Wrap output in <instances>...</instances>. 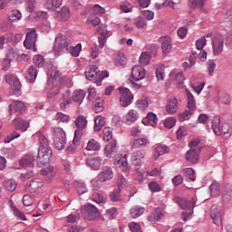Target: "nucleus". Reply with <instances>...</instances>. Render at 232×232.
I'll list each match as a JSON object with an SVG mask.
<instances>
[{
    "label": "nucleus",
    "instance_id": "53",
    "mask_svg": "<svg viewBox=\"0 0 232 232\" xmlns=\"http://www.w3.org/2000/svg\"><path fill=\"white\" fill-rule=\"evenodd\" d=\"M13 108L18 113H23V111H24V103L23 102H21V101H14L13 102Z\"/></svg>",
    "mask_w": 232,
    "mask_h": 232
},
{
    "label": "nucleus",
    "instance_id": "46",
    "mask_svg": "<svg viewBox=\"0 0 232 232\" xmlns=\"http://www.w3.org/2000/svg\"><path fill=\"white\" fill-rule=\"evenodd\" d=\"M21 17H23V14H21V11H19V10H12L8 14L9 21H20Z\"/></svg>",
    "mask_w": 232,
    "mask_h": 232
},
{
    "label": "nucleus",
    "instance_id": "47",
    "mask_svg": "<svg viewBox=\"0 0 232 232\" xmlns=\"http://www.w3.org/2000/svg\"><path fill=\"white\" fill-rule=\"evenodd\" d=\"M193 111H191L189 109L186 110L184 112L179 115V121L180 122H184V121H189V119H191V116L193 115Z\"/></svg>",
    "mask_w": 232,
    "mask_h": 232
},
{
    "label": "nucleus",
    "instance_id": "12",
    "mask_svg": "<svg viewBox=\"0 0 232 232\" xmlns=\"http://www.w3.org/2000/svg\"><path fill=\"white\" fill-rule=\"evenodd\" d=\"M144 157H146V150H138L132 152L130 156V161L134 166H140L144 160Z\"/></svg>",
    "mask_w": 232,
    "mask_h": 232
},
{
    "label": "nucleus",
    "instance_id": "18",
    "mask_svg": "<svg viewBox=\"0 0 232 232\" xmlns=\"http://www.w3.org/2000/svg\"><path fill=\"white\" fill-rule=\"evenodd\" d=\"M70 8L63 6L60 10L55 13V17L58 21H68L70 19Z\"/></svg>",
    "mask_w": 232,
    "mask_h": 232
},
{
    "label": "nucleus",
    "instance_id": "5",
    "mask_svg": "<svg viewBox=\"0 0 232 232\" xmlns=\"http://www.w3.org/2000/svg\"><path fill=\"white\" fill-rule=\"evenodd\" d=\"M120 90V104L121 106H123V108H126L127 106H130L131 104V102L133 101V94H131V92L129 91L128 88H119Z\"/></svg>",
    "mask_w": 232,
    "mask_h": 232
},
{
    "label": "nucleus",
    "instance_id": "9",
    "mask_svg": "<svg viewBox=\"0 0 232 232\" xmlns=\"http://www.w3.org/2000/svg\"><path fill=\"white\" fill-rule=\"evenodd\" d=\"M146 77V69L142 66L136 65L132 68L130 81L135 82L142 81Z\"/></svg>",
    "mask_w": 232,
    "mask_h": 232
},
{
    "label": "nucleus",
    "instance_id": "64",
    "mask_svg": "<svg viewBox=\"0 0 232 232\" xmlns=\"http://www.w3.org/2000/svg\"><path fill=\"white\" fill-rule=\"evenodd\" d=\"M129 227L132 232H142V229L140 228V225H139V223L131 222L129 224Z\"/></svg>",
    "mask_w": 232,
    "mask_h": 232
},
{
    "label": "nucleus",
    "instance_id": "32",
    "mask_svg": "<svg viewBox=\"0 0 232 232\" xmlns=\"http://www.w3.org/2000/svg\"><path fill=\"white\" fill-rule=\"evenodd\" d=\"M104 151H105L106 157H110V155H112V153H115V151H117V141L112 140L111 142L107 144L105 146Z\"/></svg>",
    "mask_w": 232,
    "mask_h": 232
},
{
    "label": "nucleus",
    "instance_id": "43",
    "mask_svg": "<svg viewBox=\"0 0 232 232\" xmlns=\"http://www.w3.org/2000/svg\"><path fill=\"white\" fill-rule=\"evenodd\" d=\"M184 177L187 180L190 182H195L196 177H195V170H193L191 168H188L184 170Z\"/></svg>",
    "mask_w": 232,
    "mask_h": 232
},
{
    "label": "nucleus",
    "instance_id": "33",
    "mask_svg": "<svg viewBox=\"0 0 232 232\" xmlns=\"http://www.w3.org/2000/svg\"><path fill=\"white\" fill-rule=\"evenodd\" d=\"M212 130L215 135H222V130H220V118L215 116L212 121Z\"/></svg>",
    "mask_w": 232,
    "mask_h": 232
},
{
    "label": "nucleus",
    "instance_id": "48",
    "mask_svg": "<svg viewBox=\"0 0 232 232\" xmlns=\"http://www.w3.org/2000/svg\"><path fill=\"white\" fill-rule=\"evenodd\" d=\"M81 139H82V129H78L74 132V138H73L74 146L81 145Z\"/></svg>",
    "mask_w": 232,
    "mask_h": 232
},
{
    "label": "nucleus",
    "instance_id": "40",
    "mask_svg": "<svg viewBox=\"0 0 232 232\" xmlns=\"http://www.w3.org/2000/svg\"><path fill=\"white\" fill-rule=\"evenodd\" d=\"M220 131H221V134L223 133L225 139H229V137H231V134H232L231 125H229L228 123L223 124L220 129Z\"/></svg>",
    "mask_w": 232,
    "mask_h": 232
},
{
    "label": "nucleus",
    "instance_id": "49",
    "mask_svg": "<svg viewBox=\"0 0 232 232\" xmlns=\"http://www.w3.org/2000/svg\"><path fill=\"white\" fill-rule=\"evenodd\" d=\"M150 105V103L147 102V100H138L135 103V106L137 108V110H140V111H144V110H146V108H148V106Z\"/></svg>",
    "mask_w": 232,
    "mask_h": 232
},
{
    "label": "nucleus",
    "instance_id": "35",
    "mask_svg": "<svg viewBox=\"0 0 232 232\" xmlns=\"http://www.w3.org/2000/svg\"><path fill=\"white\" fill-rule=\"evenodd\" d=\"M150 61L151 55H150V53L142 52L139 59L140 64H141V66H148Z\"/></svg>",
    "mask_w": 232,
    "mask_h": 232
},
{
    "label": "nucleus",
    "instance_id": "16",
    "mask_svg": "<svg viewBox=\"0 0 232 232\" xmlns=\"http://www.w3.org/2000/svg\"><path fill=\"white\" fill-rule=\"evenodd\" d=\"M178 204L181 209H193L195 208V204H197V200H195V198H191L190 200L179 198Z\"/></svg>",
    "mask_w": 232,
    "mask_h": 232
},
{
    "label": "nucleus",
    "instance_id": "15",
    "mask_svg": "<svg viewBox=\"0 0 232 232\" xmlns=\"http://www.w3.org/2000/svg\"><path fill=\"white\" fill-rule=\"evenodd\" d=\"M100 182H106V180H111L113 179V170L110 167H104L98 175Z\"/></svg>",
    "mask_w": 232,
    "mask_h": 232
},
{
    "label": "nucleus",
    "instance_id": "58",
    "mask_svg": "<svg viewBox=\"0 0 232 232\" xmlns=\"http://www.w3.org/2000/svg\"><path fill=\"white\" fill-rule=\"evenodd\" d=\"M34 63L38 68H43L44 66V58L42 55H34Z\"/></svg>",
    "mask_w": 232,
    "mask_h": 232
},
{
    "label": "nucleus",
    "instance_id": "51",
    "mask_svg": "<svg viewBox=\"0 0 232 232\" xmlns=\"http://www.w3.org/2000/svg\"><path fill=\"white\" fill-rule=\"evenodd\" d=\"M74 186H75L79 195H84V193H86V191H88V188H86V185L84 183L76 181V182H74Z\"/></svg>",
    "mask_w": 232,
    "mask_h": 232
},
{
    "label": "nucleus",
    "instance_id": "30",
    "mask_svg": "<svg viewBox=\"0 0 232 232\" xmlns=\"http://www.w3.org/2000/svg\"><path fill=\"white\" fill-rule=\"evenodd\" d=\"M106 125V118L98 115L94 118V131H101L102 127Z\"/></svg>",
    "mask_w": 232,
    "mask_h": 232
},
{
    "label": "nucleus",
    "instance_id": "11",
    "mask_svg": "<svg viewBox=\"0 0 232 232\" xmlns=\"http://www.w3.org/2000/svg\"><path fill=\"white\" fill-rule=\"evenodd\" d=\"M70 104H72V91L67 89L63 92L62 97L59 100V106L61 110H66Z\"/></svg>",
    "mask_w": 232,
    "mask_h": 232
},
{
    "label": "nucleus",
    "instance_id": "39",
    "mask_svg": "<svg viewBox=\"0 0 232 232\" xmlns=\"http://www.w3.org/2000/svg\"><path fill=\"white\" fill-rule=\"evenodd\" d=\"M29 188L31 191H33V193H35V191L43 188V182L41 181V179H33L29 184Z\"/></svg>",
    "mask_w": 232,
    "mask_h": 232
},
{
    "label": "nucleus",
    "instance_id": "63",
    "mask_svg": "<svg viewBox=\"0 0 232 232\" xmlns=\"http://www.w3.org/2000/svg\"><path fill=\"white\" fill-rule=\"evenodd\" d=\"M17 188V183L14 181H6L5 182V189H7V191H15V188Z\"/></svg>",
    "mask_w": 232,
    "mask_h": 232
},
{
    "label": "nucleus",
    "instance_id": "60",
    "mask_svg": "<svg viewBox=\"0 0 232 232\" xmlns=\"http://www.w3.org/2000/svg\"><path fill=\"white\" fill-rule=\"evenodd\" d=\"M117 66H126V57L124 54H118L115 59Z\"/></svg>",
    "mask_w": 232,
    "mask_h": 232
},
{
    "label": "nucleus",
    "instance_id": "36",
    "mask_svg": "<svg viewBox=\"0 0 232 232\" xmlns=\"http://www.w3.org/2000/svg\"><path fill=\"white\" fill-rule=\"evenodd\" d=\"M209 191L211 197H220V185L218 184V182L214 181L209 186Z\"/></svg>",
    "mask_w": 232,
    "mask_h": 232
},
{
    "label": "nucleus",
    "instance_id": "19",
    "mask_svg": "<svg viewBox=\"0 0 232 232\" xmlns=\"http://www.w3.org/2000/svg\"><path fill=\"white\" fill-rule=\"evenodd\" d=\"M161 40V50L162 53L165 55L169 53L171 50H173V46L171 45V39L168 36L160 37Z\"/></svg>",
    "mask_w": 232,
    "mask_h": 232
},
{
    "label": "nucleus",
    "instance_id": "44",
    "mask_svg": "<svg viewBox=\"0 0 232 232\" xmlns=\"http://www.w3.org/2000/svg\"><path fill=\"white\" fill-rule=\"evenodd\" d=\"M104 110V103L102 99L97 98L94 106H93V111L94 113H101Z\"/></svg>",
    "mask_w": 232,
    "mask_h": 232
},
{
    "label": "nucleus",
    "instance_id": "56",
    "mask_svg": "<svg viewBox=\"0 0 232 232\" xmlns=\"http://www.w3.org/2000/svg\"><path fill=\"white\" fill-rule=\"evenodd\" d=\"M207 68L211 77L213 75V72H215V69L217 68V63H215V60H208L207 63Z\"/></svg>",
    "mask_w": 232,
    "mask_h": 232
},
{
    "label": "nucleus",
    "instance_id": "62",
    "mask_svg": "<svg viewBox=\"0 0 232 232\" xmlns=\"http://www.w3.org/2000/svg\"><path fill=\"white\" fill-rule=\"evenodd\" d=\"M25 39H29V41H33V43H36L37 41V33L35 32V30H32L30 32L27 33Z\"/></svg>",
    "mask_w": 232,
    "mask_h": 232
},
{
    "label": "nucleus",
    "instance_id": "41",
    "mask_svg": "<svg viewBox=\"0 0 232 232\" xmlns=\"http://www.w3.org/2000/svg\"><path fill=\"white\" fill-rule=\"evenodd\" d=\"M75 125L78 130H84L88 125V121H86V118H84V116H79L75 121Z\"/></svg>",
    "mask_w": 232,
    "mask_h": 232
},
{
    "label": "nucleus",
    "instance_id": "52",
    "mask_svg": "<svg viewBox=\"0 0 232 232\" xmlns=\"http://www.w3.org/2000/svg\"><path fill=\"white\" fill-rule=\"evenodd\" d=\"M69 50L72 57H79V53H81V51L82 50V45H81V44H78L76 46L72 47L71 44V48Z\"/></svg>",
    "mask_w": 232,
    "mask_h": 232
},
{
    "label": "nucleus",
    "instance_id": "2",
    "mask_svg": "<svg viewBox=\"0 0 232 232\" xmlns=\"http://www.w3.org/2000/svg\"><path fill=\"white\" fill-rule=\"evenodd\" d=\"M99 37H98V43L99 46L97 44H93L91 47V56L92 59H97L99 55H101L102 48H104V44H106V39H108V30H98Z\"/></svg>",
    "mask_w": 232,
    "mask_h": 232
},
{
    "label": "nucleus",
    "instance_id": "50",
    "mask_svg": "<svg viewBox=\"0 0 232 232\" xmlns=\"http://www.w3.org/2000/svg\"><path fill=\"white\" fill-rule=\"evenodd\" d=\"M41 175H48L50 179H53V177H55V171H53V166H48L46 168H44L41 170Z\"/></svg>",
    "mask_w": 232,
    "mask_h": 232
},
{
    "label": "nucleus",
    "instance_id": "29",
    "mask_svg": "<svg viewBox=\"0 0 232 232\" xmlns=\"http://www.w3.org/2000/svg\"><path fill=\"white\" fill-rule=\"evenodd\" d=\"M25 79L27 82H35V79H37V69L34 66H30L25 74Z\"/></svg>",
    "mask_w": 232,
    "mask_h": 232
},
{
    "label": "nucleus",
    "instance_id": "23",
    "mask_svg": "<svg viewBox=\"0 0 232 232\" xmlns=\"http://www.w3.org/2000/svg\"><path fill=\"white\" fill-rule=\"evenodd\" d=\"M139 120V112L135 110H130L124 117L123 121L126 124H133Z\"/></svg>",
    "mask_w": 232,
    "mask_h": 232
},
{
    "label": "nucleus",
    "instance_id": "1",
    "mask_svg": "<svg viewBox=\"0 0 232 232\" xmlns=\"http://www.w3.org/2000/svg\"><path fill=\"white\" fill-rule=\"evenodd\" d=\"M70 48H72V42L66 35L59 34L55 36L53 48L55 55H63V53H66V52H70Z\"/></svg>",
    "mask_w": 232,
    "mask_h": 232
},
{
    "label": "nucleus",
    "instance_id": "21",
    "mask_svg": "<svg viewBox=\"0 0 232 232\" xmlns=\"http://www.w3.org/2000/svg\"><path fill=\"white\" fill-rule=\"evenodd\" d=\"M187 93V107L190 111H195L197 110V101L195 100V96H193V93L189 91V89H186Z\"/></svg>",
    "mask_w": 232,
    "mask_h": 232
},
{
    "label": "nucleus",
    "instance_id": "31",
    "mask_svg": "<svg viewBox=\"0 0 232 232\" xmlns=\"http://www.w3.org/2000/svg\"><path fill=\"white\" fill-rule=\"evenodd\" d=\"M156 154L154 155L155 160L159 159L160 155H165V153H169V147L160 144L155 148Z\"/></svg>",
    "mask_w": 232,
    "mask_h": 232
},
{
    "label": "nucleus",
    "instance_id": "10",
    "mask_svg": "<svg viewBox=\"0 0 232 232\" xmlns=\"http://www.w3.org/2000/svg\"><path fill=\"white\" fill-rule=\"evenodd\" d=\"M213 222L216 226H222V213L217 205H212L209 213Z\"/></svg>",
    "mask_w": 232,
    "mask_h": 232
},
{
    "label": "nucleus",
    "instance_id": "6",
    "mask_svg": "<svg viewBox=\"0 0 232 232\" xmlns=\"http://www.w3.org/2000/svg\"><path fill=\"white\" fill-rule=\"evenodd\" d=\"M213 55H220L224 52V36L216 34L212 42Z\"/></svg>",
    "mask_w": 232,
    "mask_h": 232
},
{
    "label": "nucleus",
    "instance_id": "61",
    "mask_svg": "<svg viewBox=\"0 0 232 232\" xmlns=\"http://www.w3.org/2000/svg\"><path fill=\"white\" fill-rule=\"evenodd\" d=\"M204 46H206V36H203L200 39L196 41L197 50H203Z\"/></svg>",
    "mask_w": 232,
    "mask_h": 232
},
{
    "label": "nucleus",
    "instance_id": "34",
    "mask_svg": "<svg viewBox=\"0 0 232 232\" xmlns=\"http://www.w3.org/2000/svg\"><path fill=\"white\" fill-rule=\"evenodd\" d=\"M130 215L132 218H139L141 215H144V207L135 206L130 208Z\"/></svg>",
    "mask_w": 232,
    "mask_h": 232
},
{
    "label": "nucleus",
    "instance_id": "3",
    "mask_svg": "<svg viewBox=\"0 0 232 232\" xmlns=\"http://www.w3.org/2000/svg\"><path fill=\"white\" fill-rule=\"evenodd\" d=\"M53 139L56 150H64V146H66V133L63 129L56 128L53 131Z\"/></svg>",
    "mask_w": 232,
    "mask_h": 232
},
{
    "label": "nucleus",
    "instance_id": "14",
    "mask_svg": "<svg viewBox=\"0 0 232 232\" xmlns=\"http://www.w3.org/2000/svg\"><path fill=\"white\" fill-rule=\"evenodd\" d=\"M201 149L200 147L197 149H190L186 153V160L191 162V164H197L198 162V157L200 155Z\"/></svg>",
    "mask_w": 232,
    "mask_h": 232
},
{
    "label": "nucleus",
    "instance_id": "24",
    "mask_svg": "<svg viewBox=\"0 0 232 232\" xmlns=\"http://www.w3.org/2000/svg\"><path fill=\"white\" fill-rule=\"evenodd\" d=\"M114 164L118 168H121L122 171H130V166H128V159L126 155L121 156V158H116L114 160Z\"/></svg>",
    "mask_w": 232,
    "mask_h": 232
},
{
    "label": "nucleus",
    "instance_id": "28",
    "mask_svg": "<svg viewBox=\"0 0 232 232\" xmlns=\"http://www.w3.org/2000/svg\"><path fill=\"white\" fill-rule=\"evenodd\" d=\"M84 97H86V92H84L82 90H78L72 92L71 99L73 101V102H77V104H82Z\"/></svg>",
    "mask_w": 232,
    "mask_h": 232
},
{
    "label": "nucleus",
    "instance_id": "4",
    "mask_svg": "<svg viewBox=\"0 0 232 232\" xmlns=\"http://www.w3.org/2000/svg\"><path fill=\"white\" fill-rule=\"evenodd\" d=\"M50 157H52V149L49 147H39L37 164L41 168L44 164L50 162Z\"/></svg>",
    "mask_w": 232,
    "mask_h": 232
},
{
    "label": "nucleus",
    "instance_id": "17",
    "mask_svg": "<svg viewBox=\"0 0 232 232\" xmlns=\"http://www.w3.org/2000/svg\"><path fill=\"white\" fill-rule=\"evenodd\" d=\"M179 111V100L177 98H170L167 102V113L173 115Z\"/></svg>",
    "mask_w": 232,
    "mask_h": 232
},
{
    "label": "nucleus",
    "instance_id": "22",
    "mask_svg": "<svg viewBox=\"0 0 232 232\" xmlns=\"http://www.w3.org/2000/svg\"><path fill=\"white\" fill-rule=\"evenodd\" d=\"M150 144V140L146 136H141L140 138H135L131 143V148H142L143 146H148Z\"/></svg>",
    "mask_w": 232,
    "mask_h": 232
},
{
    "label": "nucleus",
    "instance_id": "13",
    "mask_svg": "<svg viewBox=\"0 0 232 232\" xmlns=\"http://www.w3.org/2000/svg\"><path fill=\"white\" fill-rule=\"evenodd\" d=\"M170 79L177 84L178 88H184V81L186 78L184 77V73L180 71H172L170 72Z\"/></svg>",
    "mask_w": 232,
    "mask_h": 232
},
{
    "label": "nucleus",
    "instance_id": "57",
    "mask_svg": "<svg viewBox=\"0 0 232 232\" xmlns=\"http://www.w3.org/2000/svg\"><path fill=\"white\" fill-rule=\"evenodd\" d=\"M191 8H203L206 0H189Z\"/></svg>",
    "mask_w": 232,
    "mask_h": 232
},
{
    "label": "nucleus",
    "instance_id": "8",
    "mask_svg": "<svg viewBox=\"0 0 232 232\" xmlns=\"http://www.w3.org/2000/svg\"><path fill=\"white\" fill-rule=\"evenodd\" d=\"M82 213H85V218L88 220H95V218H99V209L92 204H88L85 207L81 208Z\"/></svg>",
    "mask_w": 232,
    "mask_h": 232
},
{
    "label": "nucleus",
    "instance_id": "54",
    "mask_svg": "<svg viewBox=\"0 0 232 232\" xmlns=\"http://www.w3.org/2000/svg\"><path fill=\"white\" fill-rule=\"evenodd\" d=\"M218 101L223 104H229L231 102V96L227 93L222 94V92H218Z\"/></svg>",
    "mask_w": 232,
    "mask_h": 232
},
{
    "label": "nucleus",
    "instance_id": "7",
    "mask_svg": "<svg viewBox=\"0 0 232 232\" xmlns=\"http://www.w3.org/2000/svg\"><path fill=\"white\" fill-rule=\"evenodd\" d=\"M5 81L13 88L15 95H21V82L12 74H5Z\"/></svg>",
    "mask_w": 232,
    "mask_h": 232
},
{
    "label": "nucleus",
    "instance_id": "55",
    "mask_svg": "<svg viewBox=\"0 0 232 232\" xmlns=\"http://www.w3.org/2000/svg\"><path fill=\"white\" fill-rule=\"evenodd\" d=\"M19 57V54H17V52L14 49H8L6 53L5 58L9 61H15Z\"/></svg>",
    "mask_w": 232,
    "mask_h": 232
},
{
    "label": "nucleus",
    "instance_id": "42",
    "mask_svg": "<svg viewBox=\"0 0 232 232\" xmlns=\"http://www.w3.org/2000/svg\"><path fill=\"white\" fill-rule=\"evenodd\" d=\"M35 6H37V0H26L25 1V10L26 12H29V14H32L35 10Z\"/></svg>",
    "mask_w": 232,
    "mask_h": 232
},
{
    "label": "nucleus",
    "instance_id": "25",
    "mask_svg": "<svg viewBox=\"0 0 232 232\" xmlns=\"http://www.w3.org/2000/svg\"><path fill=\"white\" fill-rule=\"evenodd\" d=\"M22 168H34L35 166V159L31 155L24 156L20 160Z\"/></svg>",
    "mask_w": 232,
    "mask_h": 232
},
{
    "label": "nucleus",
    "instance_id": "27",
    "mask_svg": "<svg viewBox=\"0 0 232 232\" xmlns=\"http://www.w3.org/2000/svg\"><path fill=\"white\" fill-rule=\"evenodd\" d=\"M101 162H102V160H101L100 157H91L86 160L87 166L94 170H97L101 168Z\"/></svg>",
    "mask_w": 232,
    "mask_h": 232
},
{
    "label": "nucleus",
    "instance_id": "59",
    "mask_svg": "<svg viewBox=\"0 0 232 232\" xmlns=\"http://www.w3.org/2000/svg\"><path fill=\"white\" fill-rule=\"evenodd\" d=\"M176 123H177V120L173 117H169L165 120L164 125H165V128L171 130V128H173V126H175Z\"/></svg>",
    "mask_w": 232,
    "mask_h": 232
},
{
    "label": "nucleus",
    "instance_id": "37",
    "mask_svg": "<svg viewBox=\"0 0 232 232\" xmlns=\"http://www.w3.org/2000/svg\"><path fill=\"white\" fill-rule=\"evenodd\" d=\"M86 150L87 151H99L101 150V143L95 140H91L87 143Z\"/></svg>",
    "mask_w": 232,
    "mask_h": 232
},
{
    "label": "nucleus",
    "instance_id": "45",
    "mask_svg": "<svg viewBox=\"0 0 232 232\" xmlns=\"http://www.w3.org/2000/svg\"><path fill=\"white\" fill-rule=\"evenodd\" d=\"M103 140L108 142L111 139L113 138V129L110 127H105L102 130Z\"/></svg>",
    "mask_w": 232,
    "mask_h": 232
},
{
    "label": "nucleus",
    "instance_id": "38",
    "mask_svg": "<svg viewBox=\"0 0 232 232\" xmlns=\"http://www.w3.org/2000/svg\"><path fill=\"white\" fill-rule=\"evenodd\" d=\"M109 197L111 202H121L122 200V198H121V187L111 192Z\"/></svg>",
    "mask_w": 232,
    "mask_h": 232
},
{
    "label": "nucleus",
    "instance_id": "20",
    "mask_svg": "<svg viewBox=\"0 0 232 232\" xmlns=\"http://www.w3.org/2000/svg\"><path fill=\"white\" fill-rule=\"evenodd\" d=\"M99 75V67L96 65H89L85 70V77L89 81H93Z\"/></svg>",
    "mask_w": 232,
    "mask_h": 232
},
{
    "label": "nucleus",
    "instance_id": "26",
    "mask_svg": "<svg viewBox=\"0 0 232 232\" xmlns=\"http://www.w3.org/2000/svg\"><path fill=\"white\" fill-rule=\"evenodd\" d=\"M14 124L15 130H19L20 131H26L30 127V123L23 120V118H16L14 120Z\"/></svg>",
    "mask_w": 232,
    "mask_h": 232
}]
</instances>
